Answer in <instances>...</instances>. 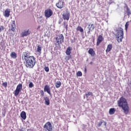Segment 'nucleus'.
Masks as SVG:
<instances>
[{
	"instance_id": "nucleus-19",
	"label": "nucleus",
	"mask_w": 131,
	"mask_h": 131,
	"mask_svg": "<svg viewBox=\"0 0 131 131\" xmlns=\"http://www.w3.org/2000/svg\"><path fill=\"white\" fill-rule=\"evenodd\" d=\"M72 50V49L71 48V47H68V48L66 51V55H70V54H71Z\"/></svg>"
},
{
	"instance_id": "nucleus-34",
	"label": "nucleus",
	"mask_w": 131,
	"mask_h": 131,
	"mask_svg": "<svg viewBox=\"0 0 131 131\" xmlns=\"http://www.w3.org/2000/svg\"><path fill=\"white\" fill-rule=\"evenodd\" d=\"M40 93L42 97H43V96H45V93H43V90H41L40 91Z\"/></svg>"
},
{
	"instance_id": "nucleus-6",
	"label": "nucleus",
	"mask_w": 131,
	"mask_h": 131,
	"mask_svg": "<svg viewBox=\"0 0 131 131\" xmlns=\"http://www.w3.org/2000/svg\"><path fill=\"white\" fill-rule=\"evenodd\" d=\"M43 128L47 129L48 131L53 130V126H52V123L51 122H47L44 125Z\"/></svg>"
},
{
	"instance_id": "nucleus-38",
	"label": "nucleus",
	"mask_w": 131,
	"mask_h": 131,
	"mask_svg": "<svg viewBox=\"0 0 131 131\" xmlns=\"http://www.w3.org/2000/svg\"><path fill=\"white\" fill-rule=\"evenodd\" d=\"M39 28H40V26H39L38 27V28H37V30H38V29H39Z\"/></svg>"
},
{
	"instance_id": "nucleus-16",
	"label": "nucleus",
	"mask_w": 131,
	"mask_h": 131,
	"mask_svg": "<svg viewBox=\"0 0 131 131\" xmlns=\"http://www.w3.org/2000/svg\"><path fill=\"white\" fill-rule=\"evenodd\" d=\"M88 53L92 57H94V56H95V51H94V49L93 48L89 49V50L88 51Z\"/></svg>"
},
{
	"instance_id": "nucleus-40",
	"label": "nucleus",
	"mask_w": 131,
	"mask_h": 131,
	"mask_svg": "<svg viewBox=\"0 0 131 131\" xmlns=\"http://www.w3.org/2000/svg\"><path fill=\"white\" fill-rule=\"evenodd\" d=\"M19 130H20V131H24V130H22V129H20Z\"/></svg>"
},
{
	"instance_id": "nucleus-29",
	"label": "nucleus",
	"mask_w": 131,
	"mask_h": 131,
	"mask_svg": "<svg viewBox=\"0 0 131 131\" xmlns=\"http://www.w3.org/2000/svg\"><path fill=\"white\" fill-rule=\"evenodd\" d=\"M64 27L66 28V30H68V24L66 23H63Z\"/></svg>"
},
{
	"instance_id": "nucleus-2",
	"label": "nucleus",
	"mask_w": 131,
	"mask_h": 131,
	"mask_svg": "<svg viewBox=\"0 0 131 131\" xmlns=\"http://www.w3.org/2000/svg\"><path fill=\"white\" fill-rule=\"evenodd\" d=\"M118 105L119 107L122 108L125 114H128V112H129V106H128V104L125 98L123 97H121L118 101Z\"/></svg>"
},
{
	"instance_id": "nucleus-4",
	"label": "nucleus",
	"mask_w": 131,
	"mask_h": 131,
	"mask_svg": "<svg viewBox=\"0 0 131 131\" xmlns=\"http://www.w3.org/2000/svg\"><path fill=\"white\" fill-rule=\"evenodd\" d=\"M56 42L55 43V46H60L62 42H64V36H63V34H59L56 38Z\"/></svg>"
},
{
	"instance_id": "nucleus-30",
	"label": "nucleus",
	"mask_w": 131,
	"mask_h": 131,
	"mask_svg": "<svg viewBox=\"0 0 131 131\" xmlns=\"http://www.w3.org/2000/svg\"><path fill=\"white\" fill-rule=\"evenodd\" d=\"M77 76H82V73H81V72H80V71H78L77 73Z\"/></svg>"
},
{
	"instance_id": "nucleus-21",
	"label": "nucleus",
	"mask_w": 131,
	"mask_h": 131,
	"mask_svg": "<svg viewBox=\"0 0 131 131\" xmlns=\"http://www.w3.org/2000/svg\"><path fill=\"white\" fill-rule=\"evenodd\" d=\"M116 111V110H115L114 108H111L109 110V114L110 115H113V114H114Z\"/></svg>"
},
{
	"instance_id": "nucleus-39",
	"label": "nucleus",
	"mask_w": 131,
	"mask_h": 131,
	"mask_svg": "<svg viewBox=\"0 0 131 131\" xmlns=\"http://www.w3.org/2000/svg\"><path fill=\"white\" fill-rule=\"evenodd\" d=\"M90 64H93V62H90Z\"/></svg>"
},
{
	"instance_id": "nucleus-20",
	"label": "nucleus",
	"mask_w": 131,
	"mask_h": 131,
	"mask_svg": "<svg viewBox=\"0 0 131 131\" xmlns=\"http://www.w3.org/2000/svg\"><path fill=\"white\" fill-rule=\"evenodd\" d=\"M44 100L45 101V104L49 106V105H50V99H49V97H44Z\"/></svg>"
},
{
	"instance_id": "nucleus-24",
	"label": "nucleus",
	"mask_w": 131,
	"mask_h": 131,
	"mask_svg": "<svg viewBox=\"0 0 131 131\" xmlns=\"http://www.w3.org/2000/svg\"><path fill=\"white\" fill-rule=\"evenodd\" d=\"M37 53H39V54H41V47L40 46L38 45L37 48Z\"/></svg>"
},
{
	"instance_id": "nucleus-3",
	"label": "nucleus",
	"mask_w": 131,
	"mask_h": 131,
	"mask_svg": "<svg viewBox=\"0 0 131 131\" xmlns=\"http://www.w3.org/2000/svg\"><path fill=\"white\" fill-rule=\"evenodd\" d=\"M123 29L120 28L117 30L116 37L117 38V41L118 42H121L122 39L123 38Z\"/></svg>"
},
{
	"instance_id": "nucleus-12",
	"label": "nucleus",
	"mask_w": 131,
	"mask_h": 131,
	"mask_svg": "<svg viewBox=\"0 0 131 131\" xmlns=\"http://www.w3.org/2000/svg\"><path fill=\"white\" fill-rule=\"evenodd\" d=\"M62 18L63 20H67L68 21L69 20V18H70V13L69 12L63 13L62 14Z\"/></svg>"
},
{
	"instance_id": "nucleus-36",
	"label": "nucleus",
	"mask_w": 131,
	"mask_h": 131,
	"mask_svg": "<svg viewBox=\"0 0 131 131\" xmlns=\"http://www.w3.org/2000/svg\"><path fill=\"white\" fill-rule=\"evenodd\" d=\"M103 124V122H100L98 123V126H99V127H100V126H101L102 124Z\"/></svg>"
},
{
	"instance_id": "nucleus-25",
	"label": "nucleus",
	"mask_w": 131,
	"mask_h": 131,
	"mask_svg": "<svg viewBox=\"0 0 131 131\" xmlns=\"http://www.w3.org/2000/svg\"><path fill=\"white\" fill-rule=\"evenodd\" d=\"M77 31H80V32H83V29L80 26H78L77 29Z\"/></svg>"
},
{
	"instance_id": "nucleus-35",
	"label": "nucleus",
	"mask_w": 131,
	"mask_h": 131,
	"mask_svg": "<svg viewBox=\"0 0 131 131\" xmlns=\"http://www.w3.org/2000/svg\"><path fill=\"white\" fill-rule=\"evenodd\" d=\"M4 26H0V32H2V31H3V30H4Z\"/></svg>"
},
{
	"instance_id": "nucleus-14",
	"label": "nucleus",
	"mask_w": 131,
	"mask_h": 131,
	"mask_svg": "<svg viewBox=\"0 0 131 131\" xmlns=\"http://www.w3.org/2000/svg\"><path fill=\"white\" fill-rule=\"evenodd\" d=\"M44 92H47L49 95H51V88H50V85H46L45 86Z\"/></svg>"
},
{
	"instance_id": "nucleus-7",
	"label": "nucleus",
	"mask_w": 131,
	"mask_h": 131,
	"mask_svg": "<svg viewBox=\"0 0 131 131\" xmlns=\"http://www.w3.org/2000/svg\"><path fill=\"white\" fill-rule=\"evenodd\" d=\"M53 15V11L52 9H46L45 11V16L47 18H50L51 16Z\"/></svg>"
},
{
	"instance_id": "nucleus-23",
	"label": "nucleus",
	"mask_w": 131,
	"mask_h": 131,
	"mask_svg": "<svg viewBox=\"0 0 131 131\" xmlns=\"http://www.w3.org/2000/svg\"><path fill=\"white\" fill-rule=\"evenodd\" d=\"M61 84H62V83H61V81H57L55 83V87L56 88V89H59V88H60V86H61Z\"/></svg>"
},
{
	"instance_id": "nucleus-8",
	"label": "nucleus",
	"mask_w": 131,
	"mask_h": 131,
	"mask_svg": "<svg viewBox=\"0 0 131 131\" xmlns=\"http://www.w3.org/2000/svg\"><path fill=\"white\" fill-rule=\"evenodd\" d=\"M31 33V32L30 31V30H25L23 32H21L20 34V37H25V36H28V35H30Z\"/></svg>"
},
{
	"instance_id": "nucleus-15",
	"label": "nucleus",
	"mask_w": 131,
	"mask_h": 131,
	"mask_svg": "<svg viewBox=\"0 0 131 131\" xmlns=\"http://www.w3.org/2000/svg\"><path fill=\"white\" fill-rule=\"evenodd\" d=\"M10 13H11V11L10 10V9H6L4 12V16L5 17L9 18V17H10Z\"/></svg>"
},
{
	"instance_id": "nucleus-43",
	"label": "nucleus",
	"mask_w": 131,
	"mask_h": 131,
	"mask_svg": "<svg viewBox=\"0 0 131 131\" xmlns=\"http://www.w3.org/2000/svg\"><path fill=\"white\" fill-rule=\"evenodd\" d=\"M60 23H59V24H60Z\"/></svg>"
},
{
	"instance_id": "nucleus-41",
	"label": "nucleus",
	"mask_w": 131,
	"mask_h": 131,
	"mask_svg": "<svg viewBox=\"0 0 131 131\" xmlns=\"http://www.w3.org/2000/svg\"><path fill=\"white\" fill-rule=\"evenodd\" d=\"M84 99H85V97L84 96Z\"/></svg>"
},
{
	"instance_id": "nucleus-27",
	"label": "nucleus",
	"mask_w": 131,
	"mask_h": 131,
	"mask_svg": "<svg viewBox=\"0 0 131 131\" xmlns=\"http://www.w3.org/2000/svg\"><path fill=\"white\" fill-rule=\"evenodd\" d=\"M129 22L127 21L125 25V30L126 31H127V29L128 28V26L129 25Z\"/></svg>"
},
{
	"instance_id": "nucleus-9",
	"label": "nucleus",
	"mask_w": 131,
	"mask_h": 131,
	"mask_svg": "<svg viewBox=\"0 0 131 131\" xmlns=\"http://www.w3.org/2000/svg\"><path fill=\"white\" fill-rule=\"evenodd\" d=\"M9 31H13V32H15L16 31V25L15 24V21L11 23L9 25Z\"/></svg>"
},
{
	"instance_id": "nucleus-42",
	"label": "nucleus",
	"mask_w": 131,
	"mask_h": 131,
	"mask_svg": "<svg viewBox=\"0 0 131 131\" xmlns=\"http://www.w3.org/2000/svg\"><path fill=\"white\" fill-rule=\"evenodd\" d=\"M130 22H131V20H130Z\"/></svg>"
},
{
	"instance_id": "nucleus-13",
	"label": "nucleus",
	"mask_w": 131,
	"mask_h": 131,
	"mask_svg": "<svg viewBox=\"0 0 131 131\" xmlns=\"http://www.w3.org/2000/svg\"><path fill=\"white\" fill-rule=\"evenodd\" d=\"M88 28L89 29L88 34H90V33H91V31H93V30H95V26L94 25V24H90L89 25Z\"/></svg>"
},
{
	"instance_id": "nucleus-37",
	"label": "nucleus",
	"mask_w": 131,
	"mask_h": 131,
	"mask_svg": "<svg viewBox=\"0 0 131 131\" xmlns=\"http://www.w3.org/2000/svg\"><path fill=\"white\" fill-rule=\"evenodd\" d=\"M104 125H105V126L107 125V123L106 122H104Z\"/></svg>"
},
{
	"instance_id": "nucleus-10",
	"label": "nucleus",
	"mask_w": 131,
	"mask_h": 131,
	"mask_svg": "<svg viewBox=\"0 0 131 131\" xmlns=\"http://www.w3.org/2000/svg\"><path fill=\"white\" fill-rule=\"evenodd\" d=\"M56 6L58 9H62V8H64V2L59 0L58 2L56 4Z\"/></svg>"
},
{
	"instance_id": "nucleus-1",
	"label": "nucleus",
	"mask_w": 131,
	"mask_h": 131,
	"mask_svg": "<svg viewBox=\"0 0 131 131\" xmlns=\"http://www.w3.org/2000/svg\"><path fill=\"white\" fill-rule=\"evenodd\" d=\"M21 59L25 61V65L27 68H33L36 63V58L33 56H29L27 52L23 53Z\"/></svg>"
},
{
	"instance_id": "nucleus-22",
	"label": "nucleus",
	"mask_w": 131,
	"mask_h": 131,
	"mask_svg": "<svg viewBox=\"0 0 131 131\" xmlns=\"http://www.w3.org/2000/svg\"><path fill=\"white\" fill-rule=\"evenodd\" d=\"M10 57L13 59H16V58H17V54H16L15 52H11Z\"/></svg>"
},
{
	"instance_id": "nucleus-32",
	"label": "nucleus",
	"mask_w": 131,
	"mask_h": 131,
	"mask_svg": "<svg viewBox=\"0 0 131 131\" xmlns=\"http://www.w3.org/2000/svg\"><path fill=\"white\" fill-rule=\"evenodd\" d=\"M34 85L33 83H32V82H30L29 84V87L31 89V88H33Z\"/></svg>"
},
{
	"instance_id": "nucleus-28",
	"label": "nucleus",
	"mask_w": 131,
	"mask_h": 131,
	"mask_svg": "<svg viewBox=\"0 0 131 131\" xmlns=\"http://www.w3.org/2000/svg\"><path fill=\"white\" fill-rule=\"evenodd\" d=\"M86 98H89V96H93V93L92 92H88V93H86L85 94Z\"/></svg>"
},
{
	"instance_id": "nucleus-5",
	"label": "nucleus",
	"mask_w": 131,
	"mask_h": 131,
	"mask_svg": "<svg viewBox=\"0 0 131 131\" xmlns=\"http://www.w3.org/2000/svg\"><path fill=\"white\" fill-rule=\"evenodd\" d=\"M23 88V86L22 85V84L21 83H19L17 87L16 90L14 91L13 94L14 95V96H15V97H17V96H18V95H19V94L20 93V92H21V91H22V89Z\"/></svg>"
},
{
	"instance_id": "nucleus-11",
	"label": "nucleus",
	"mask_w": 131,
	"mask_h": 131,
	"mask_svg": "<svg viewBox=\"0 0 131 131\" xmlns=\"http://www.w3.org/2000/svg\"><path fill=\"white\" fill-rule=\"evenodd\" d=\"M103 39H104L103 38V36L99 35L97 39L96 46H97V47L100 46V43H101L102 41H103Z\"/></svg>"
},
{
	"instance_id": "nucleus-17",
	"label": "nucleus",
	"mask_w": 131,
	"mask_h": 131,
	"mask_svg": "<svg viewBox=\"0 0 131 131\" xmlns=\"http://www.w3.org/2000/svg\"><path fill=\"white\" fill-rule=\"evenodd\" d=\"M112 44H108L106 49V53H109L111 51V50H112Z\"/></svg>"
},
{
	"instance_id": "nucleus-18",
	"label": "nucleus",
	"mask_w": 131,
	"mask_h": 131,
	"mask_svg": "<svg viewBox=\"0 0 131 131\" xmlns=\"http://www.w3.org/2000/svg\"><path fill=\"white\" fill-rule=\"evenodd\" d=\"M20 117H21L24 120H25V119H26V113L24 111L21 112L20 113Z\"/></svg>"
},
{
	"instance_id": "nucleus-33",
	"label": "nucleus",
	"mask_w": 131,
	"mask_h": 131,
	"mask_svg": "<svg viewBox=\"0 0 131 131\" xmlns=\"http://www.w3.org/2000/svg\"><path fill=\"white\" fill-rule=\"evenodd\" d=\"M44 69L46 72H49V71H50V69L49 68V67H45Z\"/></svg>"
},
{
	"instance_id": "nucleus-26",
	"label": "nucleus",
	"mask_w": 131,
	"mask_h": 131,
	"mask_svg": "<svg viewBox=\"0 0 131 131\" xmlns=\"http://www.w3.org/2000/svg\"><path fill=\"white\" fill-rule=\"evenodd\" d=\"M126 13H127V15L128 16H129V15H131V12H130V10H129V8H128V6H126Z\"/></svg>"
},
{
	"instance_id": "nucleus-31",
	"label": "nucleus",
	"mask_w": 131,
	"mask_h": 131,
	"mask_svg": "<svg viewBox=\"0 0 131 131\" xmlns=\"http://www.w3.org/2000/svg\"><path fill=\"white\" fill-rule=\"evenodd\" d=\"M2 85L4 86V88H7V86H8V83L7 82H3Z\"/></svg>"
}]
</instances>
